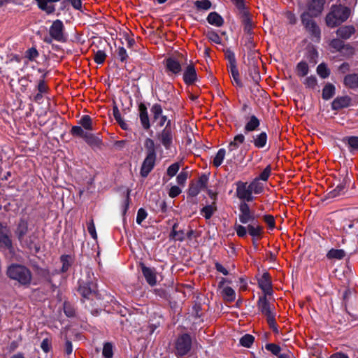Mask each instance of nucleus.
Instances as JSON below:
<instances>
[{"label":"nucleus","mask_w":358,"mask_h":358,"mask_svg":"<svg viewBox=\"0 0 358 358\" xmlns=\"http://www.w3.org/2000/svg\"><path fill=\"white\" fill-rule=\"evenodd\" d=\"M345 256V252L343 249H334L331 248L329 250L326 257L328 259H343Z\"/></svg>","instance_id":"58836bf2"},{"label":"nucleus","mask_w":358,"mask_h":358,"mask_svg":"<svg viewBox=\"0 0 358 358\" xmlns=\"http://www.w3.org/2000/svg\"><path fill=\"white\" fill-rule=\"evenodd\" d=\"M345 189L346 180L343 178V180L340 182L334 189L327 193V198L333 199L339 196L345 192Z\"/></svg>","instance_id":"c756f323"},{"label":"nucleus","mask_w":358,"mask_h":358,"mask_svg":"<svg viewBox=\"0 0 358 358\" xmlns=\"http://www.w3.org/2000/svg\"><path fill=\"white\" fill-rule=\"evenodd\" d=\"M138 110L139 113V120L142 127L145 130L150 129L151 124L146 105L144 103L141 102L138 104Z\"/></svg>","instance_id":"6ab92c4d"},{"label":"nucleus","mask_w":358,"mask_h":358,"mask_svg":"<svg viewBox=\"0 0 358 358\" xmlns=\"http://www.w3.org/2000/svg\"><path fill=\"white\" fill-rule=\"evenodd\" d=\"M351 98L348 96H337L331 103L333 110H339L350 106Z\"/></svg>","instance_id":"b1692460"},{"label":"nucleus","mask_w":358,"mask_h":358,"mask_svg":"<svg viewBox=\"0 0 358 358\" xmlns=\"http://www.w3.org/2000/svg\"><path fill=\"white\" fill-rule=\"evenodd\" d=\"M189 176V172L182 169V171L177 176L176 180L179 185L184 186Z\"/></svg>","instance_id":"69168bd1"},{"label":"nucleus","mask_w":358,"mask_h":358,"mask_svg":"<svg viewBox=\"0 0 358 358\" xmlns=\"http://www.w3.org/2000/svg\"><path fill=\"white\" fill-rule=\"evenodd\" d=\"M260 126V120L255 115L250 117L249 120L244 127V133L248 134L258 129Z\"/></svg>","instance_id":"7c9ffc66"},{"label":"nucleus","mask_w":358,"mask_h":358,"mask_svg":"<svg viewBox=\"0 0 358 358\" xmlns=\"http://www.w3.org/2000/svg\"><path fill=\"white\" fill-rule=\"evenodd\" d=\"M355 33V28L352 25L340 27L337 31V36L343 40L349 39Z\"/></svg>","instance_id":"cd10ccee"},{"label":"nucleus","mask_w":358,"mask_h":358,"mask_svg":"<svg viewBox=\"0 0 358 358\" xmlns=\"http://www.w3.org/2000/svg\"><path fill=\"white\" fill-rule=\"evenodd\" d=\"M169 237L174 241H183L185 239V233L183 230H176L170 232Z\"/></svg>","instance_id":"13d9d810"},{"label":"nucleus","mask_w":358,"mask_h":358,"mask_svg":"<svg viewBox=\"0 0 358 358\" xmlns=\"http://www.w3.org/2000/svg\"><path fill=\"white\" fill-rule=\"evenodd\" d=\"M259 180L257 178H255L249 185L250 189H251V194L254 192L255 194H259L263 192L264 187L262 183L259 182Z\"/></svg>","instance_id":"de8ad7c7"},{"label":"nucleus","mask_w":358,"mask_h":358,"mask_svg":"<svg viewBox=\"0 0 358 358\" xmlns=\"http://www.w3.org/2000/svg\"><path fill=\"white\" fill-rule=\"evenodd\" d=\"M20 245L23 248L29 250V251L36 255L41 251V245L38 238V236L36 233L24 236L21 241H19Z\"/></svg>","instance_id":"1a4fd4ad"},{"label":"nucleus","mask_w":358,"mask_h":358,"mask_svg":"<svg viewBox=\"0 0 358 358\" xmlns=\"http://www.w3.org/2000/svg\"><path fill=\"white\" fill-rule=\"evenodd\" d=\"M201 189L199 187V184H196L192 182L189 185L187 195L191 197H194L199 194Z\"/></svg>","instance_id":"bf43d9fd"},{"label":"nucleus","mask_w":358,"mask_h":358,"mask_svg":"<svg viewBox=\"0 0 358 358\" xmlns=\"http://www.w3.org/2000/svg\"><path fill=\"white\" fill-rule=\"evenodd\" d=\"M325 3L326 0H308L306 3V10L300 15L308 14L309 17H318L323 12Z\"/></svg>","instance_id":"6e6552de"},{"label":"nucleus","mask_w":358,"mask_h":358,"mask_svg":"<svg viewBox=\"0 0 358 358\" xmlns=\"http://www.w3.org/2000/svg\"><path fill=\"white\" fill-rule=\"evenodd\" d=\"M39 56V53L35 47L29 48L25 52V57L29 61H34Z\"/></svg>","instance_id":"e2e57ef3"},{"label":"nucleus","mask_w":358,"mask_h":358,"mask_svg":"<svg viewBox=\"0 0 358 358\" xmlns=\"http://www.w3.org/2000/svg\"><path fill=\"white\" fill-rule=\"evenodd\" d=\"M239 211L238 218L241 223L245 224L249 222L257 220L254 212L250 210L247 202H241Z\"/></svg>","instance_id":"ddd939ff"},{"label":"nucleus","mask_w":358,"mask_h":358,"mask_svg":"<svg viewBox=\"0 0 358 358\" xmlns=\"http://www.w3.org/2000/svg\"><path fill=\"white\" fill-rule=\"evenodd\" d=\"M192 345V339L187 333L179 335L174 342V354L178 358H182L189 354Z\"/></svg>","instance_id":"39448f33"},{"label":"nucleus","mask_w":358,"mask_h":358,"mask_svg":"<svg viewBox=\"0 0 358 358\" xmlns=\"http://www.w3.org/2000/svg\"><path fill=\"white\" fill-rule=\"evenodd\" d=\"M70 133L73 136L83 138L85 143L93 150L102 149V140L98 136H96L94 134L85 131L81 127L73 126Z\"/></svg>","instance_id":"20e7f679"},{"label":"nucleus","mask_w":358,"mask_h":358,"mask_svg":"<svg viewBox=\"0 0 358 358\" xmlns=\"http://www.w3.org/2000/svg\"><path fill=\"white\" fill-rule=\"evenodd\" d=\"M215 210H217V207L215 206V203L214 202L212 205H207L203 207L201 210V212L203 213V217L206 220H208L213 216Z\"/></svg>","instance_id":"49530a36"},{"label":"nucleus","mask_w":358,"mask_h":358,"mask_svg":"<svg viewBox=\"0 0 358 358\" xmlns=\"http://www.w3.org/2000/svg\"><path fill=\"white\" fill-rule=\"evenodd\" d=\"M140 266L147 283L151 287L156 285L157 275L155 268L148 267L143 262H140Z\"/></svg>","instance_id":"a211bd4d"},{"label":"nucleus","mask_w":358,"mask_h":358,"mask_svg":"<svg viewBox=\"0 0 358 358\" xmlns=\"http://www.w3.org/2000/svg\"><path fill=\"white\" fill-rule=\"evenodd\" d=\"M248 232L252 236V238H261L263 233V227L261 226L257 220L251 222L247 226Z\"/></svg>","instance_id":"bb28decb"},{"label":"nucleus","mask_w":358,"mask_h":358,"mask_svg":"<svg viewBox=\"0 0 358 358\" xmlns=\"http://www.w3.org/2000/svg\"><path fill=\"white\" fill-rule=\"evenodd\" d=\"M9 230L6 224L0 222V247L8 250L13 249V243L8 236Z\"/></svg>","instance_id":"aec40b11"},{"label":"nucleus","mask_w":358,"mask_h":358,"mask_svg":"<svg viewBox=\"0 0 358 358\" xmlns=\"http://www.w3.org/2000/svg\"><path fill=\"white\" fill-rule=\"evenodd\" d=\"M207 38L213 43L216 44H221L222 39L218 35V34L213 29L208 31L206 34Z\"/></svg>","instance_id":"5fc2aeb1"},{"label":"nucleus","mask_w":358,"mask_h":358,"mask_svg":"<svg viewBox=\"0 0 358 358\" xmlns=\"http://www.w3.org/2000/svg\"><path fill=\"white\" fill-rule=\"evenodd\" d=\"M150 208L155 213H166L168 212V206L166 201L162 199L159 195H156L150 200Z\"/></svg>","instance_id":"dca6fc26"},{"label":"nucleus","mask_w":358,"mask_h":358,"mask_svg":"<svg viewBox=\"0 0 358 358\" xmlns=\"http://www.w3.org/2000/svg\"><path fill=\"white\" fill-rule=\"evenodd\" d=\"M222 296L227 302L231 303L236 299L235 291L231 287H225L222 290Z\"/></svg>","instance_id":"a19ab883"},{"label":"nucleus","mask_w":358,"mask_h":358,"mask_svg":"<svg viewBox=\"0 0 358 358\" xmlns=\"http://www.w3.org/2000/svg\"><path fill=\"white\" fill-rule=\"evenodd\" d=\"M267 295L261 296L257 303L258 310L266 317L275 313L271 307V303L266 298Z\"/></svg>","instance_id":"4be33fe9"},{"label":"nucleus","mask_w":358,"mask_h":358,"mask_svg":"<svg viewBox=\"0 0 358 358\" xmlns=\"http://www.w3.org/2000/svg\"><path fill=\"white\" fill-rule=\"evenodd\" d=\"M352 15V9L342 3H334L324 17L327 27L334 29L345 22Z\"/></svg>","instance_id":"f03ea898"},{"label":"nucleus","mask_w":358,"mask_h":358,"mask_svg":"<svg viewBox=\"0 0 358 358\" xmlns=\"http://www.w3.org/2000/svg\"><path fill=\"white\" fill-rule=\"evenodd\" d=\"M243 40L244 41V46L248 51V55H250L251 54H253L256 46V44L254 42L253 34H246Z\"/></svg>","instance_id":"ea45409f"},{"label":"nucleus","mask_w":358,"mask_h":358,"mask_svg":"<svg viewBox=\"0 0 358 358\" xmlns=\"http://www.w3.org/2000/svg\"><path fill=\"white\" fill-rule=\"evenodd\" d=\"M316 71L317 73L323 79L328 78L331 73L329 69L324 62L317 66Z\"/></svg>","instance_id":"8fccbe9b"},{"label":"nucleus","mask_w":358,"mask_h":358,"mask_svg":"<svg viewBox=\"0 0 358 358\" xmlns=\"http://www.w3.org/2000/svg\"><path fill=\"white\" fill-rule=\"evenodd\" d=\"M38 72H44L43 75H41L39 80H38L37 85L36 86L38 92L47 94L49 92V87L45 82V78L48 76L50 71L38 68Z\"/></svg>","instance_id":"393cba45"},{"label":"nucleus","mask_w":358,"mask_h":358,"mask_svg":"<svg viewBox=\"0 0 358 358\" xmlns=\"http://www.w3.org/2000/svg\"><path fill=\"white\" fill-rule=\"evenodd\" d=\"M226 150L224 148H220L218 150L216 155L213 160V164L215 167H219L223 162L225 157Z\"/></svg>","instance_id":"a18cd8bd"},{"label":"nucleus","mask_w":358,"mask_h":358,"mask_svg":"<svg viewBox=\"0 0 358 358\" xmlns=\"http://www.w3.org/2000/svg\"><path fill=\"white\" fill-rule=\"evenodd\" d=\"M63 310L67 317H74L76 316V309L74 306L68 301L63 303Z\"/></svg>","instance_id":"c03bdc74"},{"label":"nucleus","mask_w":358,"mask_h":358,"mask_svg":"<svg viewBox=\"0 0 358 358\" xmlns=\"http://www.w3.org/2000/svg\"><path fill=\"white\" fill-rule=\"evenodd\" d=\"M157 138L166 150L171 148L173 140L171 121H168L164 128L157 134Z\"/></svg>","instance_id":"9d476101"},{"label":"nucleus","mask_w":358,"mask_h":358,"mask_svg":"<svg viewBox=\"0 0 358 358\" xmlns=\"http://www.w3.org/2000/svg\"><path fill=\"white\" fill-rule=\"evenodd\" d=\"M144 147L146 150V155H157L155 142L152 139L147 138L144 142Z\"/></svg>","instance_id":"09e8293b"},{"label":"nucleus","mask_w":358,"mask_h":358,"mask_svg":"<svg viewBox=\"0 0 358 358\" xmlns=\"http://www.w3.org/2000/svg\"><path fill=\"white\" fill-rule=\"evenodd\" d=\"M78 124H80L83 129L86 130L92 131L93 130L92 126V120L91 117L88 115H84L80 119Z\"/></svg>","instance_id":"37998d69"},{"label":"nucleus","mask_w":358,"mask_h":358,"mask_svg":"<svg viewBox=\"0 0 358 358\" xmlns=\"http://www.w3.org/2000/svg\"><path fill=\"white\" fill-rule=\"evenodd\" d=\"M341 141L343 143L348 145V150L350 152L358 150V136H345Z\"/></svg>","instance_id":"c9c22d12"},{"label":"nucleus","mask_w":358,"mask_h":358,"mask_svg":"<svg viewBox=\"0 0 358 358\" xmlns=\"http://www.w3.org/2000/svg\"><path fill=\"white\" fill-rule=\"evenodd\" d=\"M236 186V196L245 202H250L254 199V196L251 194L248 182L238 180L235 183Z\"/></svg>","instance_id":"9b49d317"},{"label":"nucleus","mask_w":358,"mask_h":358,"mask_svg":"<svg viewBox=\"0 0 358 358\" xmlns=\"http://www.w3.org/2000/svg\"><path fill=\"white\" fill-rule=\"evenodd\" d=\"M258 285L264 295H271L273 294L271 276L268 272L264 273L261 278L258 279Z\"/></svg>","instance_id":"f3484780"},{"label":"nucleus","mask_w":358,"mask_h":358,"mask_svg":"<svg viewBox=\"0 0 358 358\" xmlns=\"http://www.w3.org/2000/svg\"><path fill=\"white\" fill-rule=\"evenodd\" d=\"M106 57L105 51L99 50L94 52V61L97 64H102L104 63Z\"/></svg>","instance_id":"052dcab7"},{"label":"nucleus","mask_w":358,"mask_h":358,"mask_svg":"<svg viewBox=\"0 0 358 358\" xmlns=\"http://www.w3.org/2000/svg\"><path fill=\"white\" fill-rule=\"evenodd\" d=\"M303 83L305 85L306 87L313 90L317 85V80L315 76L311 75L306 77Z\"/></svg>","instance_id":"4d7b16f0"},{"label":"nucleus","mask_w":358,"mask_h":358,"mask_svg":"<svg viewBox=\"0 0 358 358\" xmlns=\"http://www.w3.org/2000/svg\"><path fill=\"white\" fill-rule=\"evenodd\" d=\"M36 273L37 275L46 281L48 283L50 284L52 287H55V284L52 281L53 273H50V271L48 268H41L39 266L36 267Z\"/></svg>","instance_id":"72a5a7b5"},{"label":"nucleus","mask_w":358,"mask_h":358,"mask_svg":"<svg viewBox=\"0 0 358 358\" xmlns=\"http://www.w3.org/2000/svg\"><path fill=\"white\" fill-rule=\"evenodd\" d=\"M344 85L350 89H358V73H350L346 75L343 79Z\"/></svg>","instance_id":"2f4dec72"},{"label":"nucleus","mask_w":358,"mask_h":358,"mask_svg":"<svg viewBox=\"0 0 358 358\" xmlns=\"http://www.w3.org/2000/svg\"><path fill=\"white\" fill-rule=\"evenodd\" d=\"M116 51L119 60L126 64L129 58L127 50L123 46H119Z\"/></svg>","instance_id":"603ef678"},{"label":"nucleus","mask_w":358,"mask_h":358,"mask_svg":"<svg viewBox=\"0 0 358 358\" xmlns=\"http://www.w3.org/2000/svg\"><path fill=\"white\" fill-rule=\"evenodd\" d=\"M267 134L265 131H262L256 136H252V139L250 141L256 148L260 149L266 146L267 143Z\"/></svg>","instance_id":"c85d7f7f"},{"label":"nucleus","mask_w":358,"mask_h":358,"mask_svg":"<svg viewBox=\"0 0 358 358\" xmlns=\"http://www.w3.org/2000/svg\"><path fill=\"white\" fill-rule=\"evenodd\" d=\"M150 112L152 120L153 122H157V127H158L166 126L168 121H171L166 115H163V108L159 103H154L150 108Z\"/></svg>","instance_id":"f8f14e48"},{"label":"nucleus","mask_w":358,"mask_h":358,"mask_svg":"<svg viewBox=\"0 0 358 358\" xmlns=\"http://www.w3.org/2000/svg\"><path fill=\"white\" fill-rule=\"evenodd\" d=\"M300 20L311 39L316 43H320L321 41V29L314 18L309 17L308 14H306L300 15Z\"/></svg>","instance_id":"0eeeda50"},{"label":"nucleus","mask_w":358,"mask_h":358,"mask_svg":"<svg viewBox=\"0 0 358 358\" xmlns=\"http://www.w3.org/2000/svg\"><path fill=\"white\" fill-rule=\"evenodd\" d=\"M335 86L332 83H328L322 89V97L324 100H329L335 95Z\"/></svg>","instance_id":"4c0bfd02"},{"label":"nucleus","mask_w":358,"mask_h":358,"mask_svg":"<svg viewBox=\"0 0 358 358\" xmlns=\"http://www.w3.org/2000/svg\"><path fill=\"white\" fill-rule=\"evenodd\" d=\"M308 60L311 64H316L317 63V59L318 57V52L316 49L312 48L311 50H309L306 56Z\"/></svg>","instance_id":"774afa93"},{"label":"nucleus","mask_w":358,"mask_h":358,"mask_svg":"<svg viewBox=\"0 0 358 358\" xmlns=\"http://www.w3.org/2000/svg\"><path fill=\"white\" fill-rule=\"evenodd\" d=\"M156 159L157 155H146L140 170L141 177L146 178L149 175L155 166Z\"/></svg>","instance_id":"4468645a"},{"label":"nucleus","mask_w":358,"mask_h":358,"mask_svg":"<svg viewBox=\"0 0 358 358\" xmlns=\"http://www.w3.org/2000/svg\"><path fill=\"white\" fill-rule=\"evenodd\" d=\"M206 20L210 24L217 27H222L224 23L223 17L215 11L210 12L207 16Z\"/></svg>","instance_id":"473e14b6"},{"label":"nucleus","mask_w":358,"mask_h":358,"mask_svg":"<svg viewBox=\"0 0 358 358\" xmlns=\"http://www.w3.org/2000/svg\"><path fill=\"white\" fill-rule=\"evenodd\" d=\"M309 66L306 62L301 61L296 66V73L299 77H305L308 74Z\"/></svg>","instance_id":"79ce46f5"},{"label":"nucleus","mask_w":358,"mask_h":358,"mask_svg":"<svg viewBox=\"0 0 358 358\" xmlns=\"http://www.w3.org/2000/svg\"><path fill=\"white\" fill-rule=\"evenodd\" d=\"M180 169V164L178 162H175L170 165L167 170H166V174L169 178H173L175 176L177 173L178 172Z\"/></svg>","instance_id":"0e129e2a"},{"label":"nucleus","mask_w":358,"mask_h":358,"mask_svg":"<svg viewBox=\"0 0 358 358\" xmlns=\"http://www.w3.org/2000/svg\"><path fill=\"white\" fill-rule=\"evenodd\" d=\"M248 74L253 83L258 85L261 80V76L257 61H253V64L249 67Z\"/></svg>","instance_id":"f704fd0d"},{"label":"nucleus","mask_w":358,"mask_h":358,"mask_svg":"<svg viewBox=\"0 0 358 358\" xmlns=\"http://www.w3.org/2000/svg\"><path fill=\"white\" fill-rule=\"evenodd\" d=\"M102 355L105 358H112L113 356V346L111 343H104Z\"/></svg>","instance_id":"6e6d98bb"},{"label":"nucleus","mask_w":358,"mask_h":358,"mask_svg":"<svg viewBox=\"0 0 358 358\" xmlns=\"http://www.w3.org/2000/svg\"><path fill=\"white\" fill-rule=\"evenodd\" d=\"M343 41L339 38L332 39L330 42V46L338 52H342L343 48Z\"/></svg>","instance_id":"338daca9"},{"label":"nucleus","mask_w":358,"mask_h":358,"mask_svg":"<svg viewBox=\"0 0 358 358\" xmlns=\"http://www.w3.org/2000/svg\"><path fill=\"white\" fill-rule=\"evenodd\" d=\"M255 341V337L251 334H245L239 341L240 345L245 348H250Z\"/></svg>","instance_id":"3c124183"},{"label":"nucleus","mask_w":358,"mask_h":358,"mask_svg":"<svg viewBox=\"0 0 358 358\" xmlns=\"http://www.w3.org/2000/svg\"><path fill=\"white\" fill-rule=\"evenodd\" d=\"M183 81L187 85H192L197 80V73L193 64H189L183 73Z\"/></svg>","instance_id":"412c9836"},{"label":"nucleus","mask_w":358,"mask_h":358,"mask_svg":"<svg viewBox=\"0 0 358 358\" xmlns=\"http://www.w3.org/2000/svg\"><path fill=\"white\" fill-rule=\"evenodd\" d=\"M29 231V223L28 221L23 217H21L16 226L15 230V234L19 241H21L27 235Z\"/></svg>","instance_id":"5701e85b"},{"label":"nucleus","mask_w":358,"mask_h":358,"mask_svg":"<svg viewBox=\"0 0 358 358\" xmlns=\"http://www.w3.org/2000/svg\"><path fill=\"white\" fill-rule=\"evenodd\" d=\"M194 6L198 10H209L212 6V3L210 0H197L194 2Z\"/></svg>","instance_id":"864d4df0"},{"label":"nucleus","mask_w":358,"mask_h":358,"mask_svg":"<svg viewBox=\"0 0 358 358\" xmlns=\"http://www.w3.org/2000/svg\"><path fill=\"white\" fill-rule=\"evenodd\" d=\"M166 71L169 75H178L182 71V66L179 61L173 57H167L164 59Z\"/></svg>","instance_id":"2eb2a0df"},{"label":"nucleus","mask_w":358,"mask_h":358,"mask_svg":"<svg viewBox=\"0 0 358 358\" xmlns=\"http://www.w3.org/2000/svg\"><path fill=\"white\" fill-rule=\"evenodd\" d=\"M266 321L269 327L273 330V331L278 334V328L275 321V313L267 316Z\"/></svg>","instance_id":"680f3d73"},{"label":"nucleus","mask_w":358,"mask_h":358,"mask_svg":"<svg viewBox=\"0 0 358 358\" xmlns=\"http://www.w3.org/2000/svg\"><path fill=\"white\" fill-rule=\"evenodd\" d=\"M65 27L61 20H56L52 22L49 29L50 37H45L44 42L50 44L52 40L60 43H66L67 36L64 34Z\"/></svg>","instance_id":"423d86ee"},{"label":"nucleus","mask_w":358,"mask_h":358,"mask_svg":"<svg viewBox=\"0 0 358 358\" xmlns=\"http://www.w3.org/2000/svg\"><path fill=\"white\" fill-rule=\"evenodd\" d=\"M241 14V22L243 25L244 32L246 34H253V24L250 13L247 10H243Z\"/></svg>","instance_id":"a878e982"},{"label":"nucleus","mask_w":358,"mask_h":358,"mask_svg":"<svg viewBox=\"0 0 358 358\" xmlns=\"http://www.w3.org/2000/svg\"><path fill=\"white\" fill-rule=\"evenodd\" d=\"M59 259L62 264L59 273H66L73 265V258L69 255H62Z\"/></svg>","instance_id":"e433bc0d"},{"label":"nucleus","mask_w":358,"mask_h":358,"mask_svg":"<svg viewBox=\"0 0 358 358\" xmlns=\"http://www.w3.org/2000/svg\"><path fill=\"white\" fill-rule=\"evenodd\" d=\"M77 292L81 296V303L93 316H98L101 312V308L95 301V299H100V294L97 289L96 283L94 282L93 278L87 274L86 278L78 280Z\"/></svg>","instance_id":"f257e3e1"},{"label":"nucleus","mask_w":358,"mask_h":358,"mask_svg":"<svg viewBox=\"0 0 358 358\" xmlns=\"http://www.w3.org/2000/svg\"><path fill=\"white\" fill-rule=\"evenodd\" d=\"M7 276L13 280H16L21 285L28 287L32 280V274L27 266L18 264H12L6 271Z\"/></svg>","instance_id":"7ed1b4c3"}]
</instances>
